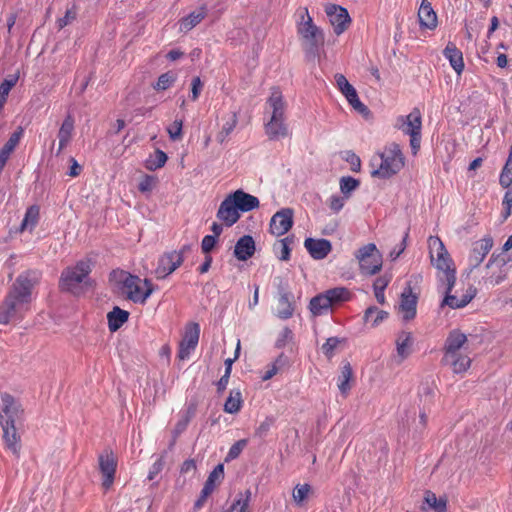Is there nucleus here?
Here are the masks:
<instances>
[{
    "label": "nucleus",
    "mask_w": 512,
    "mask_h": 512,
    "mask_svg": "<svg viewBox=\"0 0 512 512\" xmlns=\"http://www.w3.org/2000/svg\"><path fill=\"white\" fill-rule=\"evenodd\" d=\"M502 204L505 207L504 217L507 218L508 216H510L511 210H512V191L511 190L506 191V193L503 197Z\"/></svg>",
    "instance_id": "obj_64"
},
{
    "label": "nucleus",
    "mask_w": 512,
    "mask_h": 512,
    "mask_svg": "<svg viewBox=\"0 0 512 512\" xmlns=\"http://www.w3.org/2000/svg\"><path fill=\"white\" fill-rule=\"evenodd\" d=\"M389 317V313L378 307L369 306L363 314L364 324H370L372 328L379 326Z\"/></svg>",
    "instance_id": "obj_34"
},
{
    "label": "nucleus",
    "mask_w": 512,
    "mask_h": 512,
    "mask_svg": "<svg viewBox=\"0 0 512 512\" xmlns=\"http://www.w3.org/2000/svg\"><path fill=\"white\" fill-rule=\"evenodd\" d=\"M286 104L279 89L273 88L266 102L264 124L265 133L270 140L276 141L290 135L285 116Z\"/></svg>",
    "instance_id": "obj_2"
},
{
    "label": "nucleus",
    "mask_w": 512,
    "mask_h": 512,
    "mask_svg": "<svg viewBox=\"0 0 512 512\" xmlns=\"http://www.w3.org/2000/svg\"><path fill=\"white\" fill-rule=\"evenodd\" d=\"M39 280L37 271L19 274L0 305V324L21 320L30 308L32 290Z\"/></svg>",
    "instance_id": "obj_1"
},
{
    "label": "nucleus",
    "mask_w": 512,
    "mask_h": 512,
    "mask_svg": "<svg viewBox=\"0 0 512 512\" xmlns=\"http://www.w3.org/2000/svg\"><path fill=\"white\" fill-rule=\"evenodd\" d=\"M191 92H192V95H191V99L193 101L197 100L200 93H201V90H202V87H203V83L200 79V77H194L192 79V82H191Z\"/></svg>",
    "instance_id": "obj_61"
},
{
    "label": "nucleus",
    "mask_w": 512,
    "mask_h": 512,
    "mask_svg": "<svg viewBox=\"0 0 512 512\" xmlns=\"http://www.w3.org/2000/svg\"><path fill=\"white\" fill-rule=\"evenodd\" d=\"M216 216L228 227L234 225L239 220L240 212L230 195L221 202Z\"/></svg>",
    "instance_id": "obj_19"
},
{
    "label": "nucleus",
    "mask_w": 512,
    "mask_h": 512,
    "mask_svg": "<svg viewBox=\"0 0 512 512\" xmlns=\"http://www.w3.org/2000/svg\"><path fill=\"white\" fill-rule=\"evenodd\" d=\"M396 126L406 135L420 134L422 128L420 110L414 108L407 116L398 117Z\"/></svg>",
    "instance_id": "obj_16"
},
{
    "label": "nucleus",
    "mask_w": 512,
    "mask_h": 512,
    "mask_svg": "<svg viewBox=\"0 0 512 512\" xmlns=\"http://www.w3.org/2000/svg\"><path fill=\"white\" fill-rule=\"evenodd\" d=\"M194 414H195V408L193 406H190L187 409V411L182 415L181 419L175 425V428H174L175 436L180 435L181 433H183L186 430L188 423L190 422V420L194 416Z\"/></svg>",
    "instance_id": "obj_49"
},
{
    "label": "nucleus",
    "mask_w": 512,
    "mask_h": 512,
    "mask_svg": "<svg viewBox=\"0 0 512 512\" xmlns=\"http://www.w3.org/2000/svg\"><path fill=\"white\" fill-rule=\"evenodd\" d=\"M76 16H77V11L75 9V6H73L72 8H70L66 11L64 17L58 19V21H57L58 28L59 29L64 28L65 26L70 24L72 21H74L76 19Z\"/></svg>",
    "instance_id": "obj_56"
},
{
    "label": "nucleus",
    "mask_w": 512,
    "mask_h": 512,
    "mask_svg": "<svg viewBox=\"0 0 512 512\" xmlns=\"http://www.w3.org/2000/svg\"><path fill=\"white\" fill-rule=\"evenodd\" d=\"M120 274L123 289L127 295V298L134 303H145L153 292V287L150 280L145 279L143 281V285L145 286L144 289L142 286V280L138 276H134L123 271Z\"/></svg>",
    "instance_id": "obj_9"
},
{
    "label": "nucleus",
    "mask_w": 512,
    "mask_h": 512,
    "mask_svg": "<svg viewBox=\"0 0 512 512\" xmlns=\"http://www.w3.org/2000/svg\"><path fill=\"white\" fill-rule=\"evenodd\" d=\"M296 15L297 33L301 37L302 45L307 52L314 54L324 44L323 30L313 22L307 7H300Z\"/></svg>",
    "instance_id": "obj_6"
},
{
    "label": "nucleus",
    "mask_w": 512,
    "mask_h": 512,
    "mask_svg": "<svg viewBox=\"0 0 512 512\" xmlns=\"http://www.w3.org/2000/svg\"><path fill=\"white\" fill-rule=\"evenodd\" d=\"M335 81L338 89L343 95H345L346 92H349L352 88H354L343 74H336Z\"/></svg>",
    "instance_id": "obj_57"
},
{
    "label": "nucleus",
    "mask_w": 512,
    "mask_h": 512,
    "mask_svg": "<svg viewBox=\"0 0 512 512\" xmlns=\"http://www.w3.org/2000/svg\"><path fill=\"white\" fill-rule=\"evenodd\" d=\"M493 247L491 237H484L473 244L472 250L468 258V266L470 269L477 268L485 259L487 254Z\"/></svg>",
    "instance_id": "obj_17"
},
{
    "label": "nucleus",
    "mask_w": 512,
    "mask_h": 512,
    "mask_svg": "<svg viewBox=\"0 0 512 512\" xmlns=\"http://www.w3.org/2000/svg\"><path fill=\"white\" fill-rule=\"evenodd\" d=\"M349 104L353 107L355 111H357L359 114L363 115L364 117H368L370 115V110L368 107L363 104L359 97L355 98L352 102H349Z\"/></svg>",
    "instance_id": "obj_60"
},
{
    "label": "nucleus",
    "mask_w": 512,
    "mask_h": 512,
    "mask_svg": "<svg viewBox=\"0 0 512 512\" xmlns=\"http://www.w3.org/2000/svg\"><path fill=\"white\" fill-rule=\"evenodd\" d=\"M91 272V262L81 260L73 267L63 270L60 277V287L64 291L76 293L79 285L86 281Z\"/></svg>",
    "instance_id": "obj_8"
},
{
    "label": "nucleus",
    "mask_w": 512,
    "mask_h": 512,
    "mask_svg": "<svg viewBox=\"0 0 512 512\" xmlns=\"http://www.w3.org/2000/svg\"><path fill=\"white\" fill-rule=\"evenodd\" d=\"M73 131L74 118L68 114L58 131L59 148L57 154H60L61 151L69 144L72 139Z\"/></svg>",
    "instance_id": "obj_31"
},
{
    "label": "nucleus",
    "mask_w": 512,
    "mask_h": 512,
    "mask_svg": "<svg viewBox=\"0 0 512 512\" xmlns=\"http://www.w3.org/2000/svg\"><path fill=\"white\" fill-rule=\"evenodd\" d=\"M177 77L176 74L168 71L166 73L161 74L158 77L157 82L153 85V88L158 91H164L167 90L169 87L173 85V83L176 81Z\"/></svg>",
    "instance_id": "obj_46"
},
{
    "label": "nucleus",
    "mask_w": 512,
    "mask_h": 512,
    "mask_svg": "<svg viewBox=\"0 0 512 512\" xmlns=\"http://www.w3.org/2000/svg\"><path fill=\"white\" fill-rule=\"evenodd\" d=\"M242 403L243 399L240 390L233 389L224 403V411L229 414H235L240 411Z\"/></svg>",
    "instance_id": "obj_39"
},
{
    "label": "nucleus",
    "mask_w": 512,
    "mask_h": 512,
    "mask_svg": "<svg viewBox=\"0 0 512 512\" xmlns=\"http://www.w3.org/2000/svg\"><path fill=\"white\" fill-rule=\"evenodd\" d=\"M23 128L18 127L16 131H14L11 136L9 137L8 141L4 144V146L0 150V169H2L10 154L14 151L16 146L19 144L20 139L23 136Z\"/></svg>",
    "instance_id": "obj_28"
},
{
    "label": "nucleus",
    "mask_w": 512,
    "mask_h": 512,
    "mask_svg": "<svg viewBox=\"0 0 512 512\" xmlns=\"http://www.w3.org/2000/svg\"><path fill=\"white\" fill-rule=\"evenodd\" d=\"M216 244V237L211 235H206L202 239L201 248L204 253H209Z\"/></svg>",
    "instance_id": "obj_63"
},
{
    "label": "nucleus",
    "mask_w": 512,
    "mask_h": 512,
    "mask_svg": "<svg viewBox=\"0 0 512 512\" xmlns=\"http://www.w3.org/2000/svg\"><path fill=\"white\" fill-rule=\"evenodd\" d=\"M312 488L309 484H297L292 493L293 500L297 506H302L308 499Z\"/></svg>",
    "instance_id": "obj_43"
},
{
    "label": "nucleus",
    "mask_w": 512,
    "mask_h": 512,
    "mask_svg": "<svg viewBox=\"0 0 512 512\" xmlns=\"http://www.w3.org/2000/svg\"><path fill=\"white\" fill-rule=\"evenodd\" d=\"M182 127H183V121L176 119L167 128V132H168L171 140L176 141V140H180L182 138Z\"/></svg>",
    "instance_id": "obj_53"
},
{
    "label": "nucleus",
    "mask_w": 512,
    "mask_h": 512,
    "mask_svg": "<svg viewBox=\"0 0 512 512\" xmlns=\"http://www.w3.org/2000/svg\"><path fill=\"white\" fill-rule=\"evenodd\" d=\"M353 370L350 363H345L341 368V374L338 378V388L342 394H347L350 390L349 382L352 379Z\"/></svg>",
    "instance_id": "obj_41"
},
{
    "label": "nucleus",
    "mask_w": 512,
    "mask_h": 512,
    "mask_svg": "<svg viewBox=\"0 0 512 512\" xmlns=\"http://www.w3.org/2000/svg\"><path fill=\"white\" fill-rule=\"evenodd\" d=\"M164 460L162 457L158 458L150 467L148 473V479L153 480L163 469Z\"/></svg>",
    "instance_id": "obj_59"
},
{
    "label": "nucleus",
    "mask_w": 512,
    "mask_h": 512,
    "mask_svg": "<svg viewBox=\"0 0 512 512\" xmlns=\"http://www.w3.org/2000/svg\"><path fill=\"white\" fill-rule=\"evenodd\" d=\"M467 342V336L457 329L450 331L446 338L442 362L450 366L454 373H463L471 365V358L466 353Z\"/></svg>",
    "instance_id": "obj_4"
},
{
    "label": "nucleus",
    "mask_w": 512,
    "mask_h": 512,
    "mask_svg": "<svg viewBox=\"0 0 512 512\" xmlns=\"http://www.w3.org/2000/svg\"><path fill=\"white\" fill-rule=\"evenodd\" d=\"M3 429V440L6 448L18 456L20 451V436L17 433L15 424L1 425Z\"/></svg>",
    "instance_id": "obj_26"
},
{
    "label": "nucleus",
    "mask_w": 512,
    "mask_h": 512,
    "mask_svg": "<svg viewBox=\"0 0 512 512\" xmlns=\"http://www.w3.org/2000/svg\"><path fill=\"white\" fill-rule=\"evenodd\" d=\"M499 183L503 188H508L512 184V151L502 169Z\"/></svg>",
    "instance_id": "obj_47"
},
{
    "label": "nucleus",
    "mask_w": 512,
    "mask_h": 512,
    "mask_svg": "<svg viewBox=\"0 0 512 512\" xmlns=\"http://www.w3.org/2000/svg\"><path fill=\"white\" fill-rule=\"evenodd\" d=\"M443 55L449 61L454 71L460 75L464 70L462 52L453 43L449 42L443 51Z\"/></svg>",
    "instance_id": "obj_27"
},
{
    "label": "nucleus",
    "mask_w": 512,
    "mask_h": 512,
    "mask_svg": "<svg viewBox=\"0 0 512 512\" xmlns=\"http://www.w3.org/2000/svg\"><path fill=\"white\" fill-rule=\"evenodd\" d=\"M273 424L272 418H266L260 425L257 427L255 434L258 437H264L268 431L270 430L271 426Z\"/></svg>",
    "instance_id": "obj_62"
},
{
    "label": "nucleus",
    "mask_w": 512,
    "mask_h": 512,
    "mask_svg": "<svg viewBox=\"0 0 512 512\" xmlns=\"http://www.w3.org/2000/svg\"><path fill=\"white\" fill-rule=\"evenodd\" d=\"M22 410L20 404L11 395H0V425L15 424L20 419Z\"/></svg>",
    "instance_id": "obj_12"
},
{
    "label": "nucleus",
    "mask_w": 512,
    "mask_h": 512,
    "mask_svg": "<svg viewBox=\"0 0 512 512\" xmlns=\"http://www.w3.org/2000/svg\"><path fill=\"white\" fill-rule=\"evenodd\" d=\"M405 165V158L397 143H391L370 160L371 176L388 179L397 174Z\"/></svg>",
    "instance_id": "obj_3"
},
{
    "label": "nucleus",
    "mask_w": 512,
    "mask_h": 512,
    "mask_svg": "<svg viewBox=\"0 0 512 512\" xmlns=\"http://www.w3.org/2000/svg\"><path fill=\"white\" fill-rule=\"evenodd\" d=\"M332 306L340 305L351 300L352 293L346 287H335L325 291Z\"/></svg>",
    "instance_id": "obj_38"
},
{
    "label": "nucleus",
    "mask_w": 512,
    "mask_h": 512,
    "mask_svg": "<svg viewBox=\"0 0 512 512\" xmlns=\"http://www.w3.org/2000/svg\"><path fill=\"white\" fill-rule=\"evenodd\" d=\"M207 15V10L205 7H200L199 9L191 12L188 16L182 18L179 21V30L181 32H188L193 29L196 25H198Z\"/></svg>",
    "instance_id": "obj_32"
},
{
    "label": "nucleus",
    "mask_w": 512,
    "mask_h": 512,
    "mask_svg": "<svg viewBox=\"0 0 512 512\" xmlns=\"http://www.w3.org/2000/svg\"><path fill=\"white\" fill-rule=\"evenodd\" d=\"M294 314V295L284 288L279 289L277 316L286 320Z\"/></svg>",
    "instance_id": "obj_23"
},
{
    "label": "nucleus",
    "mask_w": 512,
    "mask_h": 512,
    "mask_svg": "<svg viewBox=\"0 0 512 512\" xmlns=\"http://www.w3.org/2000/svg\"><path fill=\"white\" fill-rule=\"evenodd\" d=\"M332 307L325 291L314 296L309 303V310L313 316L327 314Z\"/></svg>",
    "instance_id": "obj_29"
},
{
    "label": "nucleus",
    "mask_w": 512,
    "mask_h": 512,
    "mask_svg": "<svg viewBox=\"0 0 512 512\" xmlns=\"http://www.w3.org/2000/svg\"><path fill=\"white\" fill-rule=\"evenodd\" d=\"M428 247L431 263L438 270L437 279L438 281H446L449 289L456 282V270L453 267V261L439 237L430 236Z\"/></svg>",
    "instance_id": "obj_5"
},
{
    "label": "nucleus",
    "mask_w": 512,
    "mask_h": 512,
    "mask_svg": "<svg viewBox=\"0 0 512 512\" xmlns=\"http://www.w3.org/2000/svg\"><path fill=\"white\" fill-rule=\"evenodd\" d=\"M363 275H375L382 269L383 258L381 252L374 243H368L360 247L354 253Z\"/></svg>",
    "instance_id": "obj_7"
},
{
    "label": "nucleus",
    "mask_w": 512,
    "mask_h": 512,
    "mask_svg": "<svg viewBox=\"0 0 512 512\" xmlns=\"http://www.w3.org/2000/svg\"><path fill=\"white\" fill-rule=\"evenodd\" d=\"M238 123V118L236 113H233L229 119L223 124L221 131L218 133L217 139L220 143H223L226 138L231 134V132L235 129Z\"/></svg>",
    "instance_id": "obj_48"
},
{
    "label": "nucleus",
    "mask_w": 512,
    "mask_h": 512,
    "mask_svg": "<svg viewBox=\"0 0 512 512\" xmlns=\"http://www.w3.org/2000/svg\"><path fill=\"white\" fill-rule=\"evenodd\" d=\"M288 357L283 353L280 354L273 363L267 366V370L262 375V380L267 381L273 378L278 372L288 365Z\"/></svg>",
    "instance_id": "obj_40"
},
{
    "label": "nucleus",
    "mask_w": 512,
    "mask_h": 512,
    "mask_svg": "<svg viewBox=\"0 0 512 512\" xmlns=\"http://www.w3.org/2000/svg\"><path fill=\"white\" fill-rule=\"evenodd\" d=\"M425 502L429 505V507L433 508L437 512H444L446 509V500L442 498H437L436 495L430 491L425 494Z\"/></svg>",
    "instance_id": "obj_50"
},
{
    "label": "nucleus",
    "mask_w": 512,
    "mask_h": 512,
    "mask_svg": "<svg viewBox=\"0 0 512 512\" xmlns=\"http://www.w3.org/2000/svg\"><path fill=\"white\" fill-rule=\"evenodd\" d=\"M419 24L422 28L434 29L437 26V15L433 10L431 3L427 0H422L418 10Z\"/></svg>",
    "instance_id": "obj_24"
},
{
    "label": "nucleus",
    "mask_w": 512,
    "mask_h": 512,
    "mask_svg": "<svg viewBox=\"0 0 512 512\" xmlns=\"http://www.w3.org/2000/svg\"><path fill=\"white\" fill-rule=\"evenodd\" d=\"M167 159L168 157L166 153L160 149H157L155 153L146 160L145 166L148 170L154 171L163 167Z\"/></svg>",
    "instance_id": "obj_44"
},
{
    "label": "nucleus",
    "mask_w": 512,
    "mask_h": 512,
    "mask_svg": "<svg viewBox=\"0 0 512 512\" xmlns=\"http://www.w3.org/2000/svg\"><path fill=\"white\" fill-rule=\"evenodd\" d=\"M417 296L412 292L411 286L404 288L401 293L399 312L402 314V319L408 322L415 318L417 308Z\"/></svg>",
    "instance_id": "obj_18"
},
{
    "label": "nucleus",
    "mask_w": 512,
    "mask_h": 512,
    "mask_svg": "<svg viewBox=\"0 0 512 512\" xmlns=\"http://www.w3.org/2000/svg\"><path fill=\"white\" fill-rule=\"evenodd\" d=\"M325 12L336 35H341L347 30L351 18L346 8L336 4H328L325 7Z\"/></svg>",
    "instance_id": "obj_11"
},
{
    "label": "nucleus",
    "mask_w": 512,
    "mask_h": 512,
    "mask_svg": "<svg viewBox=\"0 0 512 512\" xmlns=\"http://www.w3.org/2000/svg\"><path fill=\"white\" fill-rule=\"evenodd\" d=\"M250 498V490H246L245 493H239L231 505L222 512H249Z\"/></svg>",
    "instance_id": "obj_37"
},
{
    "label": "nucleus",
    "mask_w": 512,
    "mask_h": 512,
    "mask_svg": "<svg viewBox=\"0 0 512 512\" xmlns=\"http://www.w3.org/2000/svg\"><path fill=\"white\" fill-rule=\"evenodd\" d=\"M439 282V289L442 290V292L445 294V297L442 301V306L447 305L452 309H458L465 307L474 297V293L471 294H464L460 299L451 294V291L454 286H451L448 289V285L446 281H438Z\"/></svg>",
    "instance_id": "obj_20"
},
{
    "label": "nucleus",
    "mask_w": 512,
    "mask_h": 512,
    "mask_svg": "<svg viewBox=\"0 0 512 512\" xmlns=\"http://www.w3.org/2000/svg\"><path fill=\"white\" fill-rule=\"evenodd\" d=\"M359 186V181L353 177L346 176L340 179V190L346 195L345 198L349 197V194Z\"/></svg>",
    "instance_id": "obj_51"
},
{
    "label": "nucleus",
    "mask_w": 512,
    "mask_h": 512,
    "mask_svg": "<svg viewBox=\"0 0 512 512\" xmlns=\"http://www.w3.org/2000/svg\"><path fill=\"white\" fill-rule=\"evenodd\" d=\"M129 312L115 306L107 314L108 328L111 332L119 330L128 321Z\"/></svg>",
    "instance_id": "obj_33"
},
{
    "label": "nucleus",
    "mask_w": 512,
    "mask_h": 512,
    "mask_svg": "<svg viewBox=\"0 0 512 512\" xmlns=\"http://www.w3.org/2000/svg\"><path fill=\"white\" fill-rule=\"evenodd\" d=\"M157 183V178L152 175H145L139 182L138 189L142 193L151 192Z\"/></svg>",
    "instance_id": "obj_54"
},
{
    "label": "nucleus",
    "mask_w": 512,
    "mask_h": 512,
    "mask_svg": "<svg viewBox=\"0 0 512 512\" xmlns=\"http://www.w3.org/2000/svg\"><path fill=\"white\" fill-rule=\"evenodd\" d=\"M255 252V241L250 235L242 236L235 245L234 255L240 261H246Z\"/></svg>",
    "instance_id": "obj_25"
},
{
    "label": "nucleus",
    "mask_w": 512,
    "mask_h": 512,
    "mask_svg": "<svg viewBox=\"0 0 512 512\" xmlns=\"http://www.w3.org/2000/svg\"><path fill=\"white\" fill-rule=\"evenodd\" d=\"M189 250L190 246L184 245L179 251L174 250L162 255L155 270L157 278L163 279L172 274L183 263L184 253Z\"/></svg>",
    "instance_id": "obj_10"
},
{
    "label": "nucleus",
    "mask_w": 512,
    "mask_h": 512,
    "mask_svg": "<svg viewBox=\"0 0 512 512\" xmlns=\"http://www.w3.org/2000/svg\"><path fill=\"white\" fill-rule=\"evenodd\" d=\"M18 75H12L0 84V108L4 105L11 89L18 81Z\"/></svg>",
    "instance_id": "obj_45"
},
{
    "label": "nucleus",
    "mask_w": 512,
    "mask_h": 512,
    "mask_svg": "<svg viewBox=\"0 0 512 512\" xmlns=\"http://www.w3.org/2000/svg\"><path fill=\"white\" fill-rule=\"evenodd\" d=\"M396 352L400 361L406 359L411 353V346L413 344V336L411 332L401 331L396 337Z\"/></svg>",
    "instance_id": "obj_30"
},
{
    "label": "nucleus",
    "mask_w": 512,
    "mask_h": 512,
    "mask_svg": "<svg viewBox=\"0 0 512 512\" xmlns=\"http://www.w3.org/2000/svg\"><path fill=\"white\" fill-rule=\"evenodd\" d=\"M294 239L292 236H287L281 239L275 246L274 249L278 254V258L282 261H288L290 259L291 252V244H293Z\"/></svg>",
    "instance_id": "obj_42"
},
{
    "label": "nucleus",
    "mask_w": 512,
    "mask_h": 512,
    "mask_svg": "<svg viewBox=\"0 0 512 512\" xmlns=\"http://www.w3.org/2000/svg\"><path fill=\"white\" fill-rule=\"evenodd\" d=\"M304 246L313 259H324L332 250L331 242L327 239L307 238Z\"/></svg>",
    "instance_id": "obj_21"
},
{
    "label": "nucleus",
    "mask_w": 512,
    "mask_h": 512,
    "mask_svg": "<svg viewBox=\"0 0 512 512\" xmlns=\"http://www.w3.org/2000/svg\"><path fill=\"white\" fill-rule=\"evenodd\" d=\"M340 343V340L337 337H330L326 340V342L322 345L321 350L325 354L327 358H332L334 355V350Z\"/></svg>",
    "instance_id": "obj_55"
},
{
    "label": "nucleus",
    "mask_w": 512,
    "mask_h": 512,
    "mask_svg": "<svg viewBox=\"0 0 512 512\" xmlns=\"http://www.w3.org/2000/svg\"><path fill=\"white\" fill-rule=\"evenodd\" d=\"M294 212L291 208H282L271 218L269 230L275 236H282L287 233L293 225Z\"/></svg>",
    "instance_id": "obj_15"
},
{
    "label": "nucleus",
    "mask_w": 512,
    "mask_h": 512,
    "mask_svg": "<svg viewBox=\"0 0 512 512\" xmlns=\"http://www.w3.org/2000/svg\"><path fill=\"white\" fill-rule=\"evenodd\" d=\"M239 212H249L259 207V199L239 189L229 194Z\"/></svg>",
    "instance_id": "obj_22"
},
{
    "label": "nucleus",
    "mask_w": 512,
    "mask_h": 512,
    "mask_svg": "<svg viewBox=\"0 0 512 512\" xmlns=\"http://www.w3.org/2000/svg\"><path fill=\"white\" fill-rule=\"evenodd\" d=\"M224 478V465L218 464L208 475L202 490L205 495H211L217 485Z\"/></svg>",
    "instance_id": "obj_36"
},
{
    "label": "nucleus",
    "mask_w": 512,
    "mask_h": 512,
    "mask_svg": "<svg viewBox=\"0 0 512 512\" xmlns=\"http://www.w3.org/2000/svg\"><path fill=\"white\" fill-rule=\"evenodd\" d=\"M247 443H248L247 439H241V440H238L237 442H235L230 447V449H229V451L227 453L225 461L229 462L231 460L236 459L241 454L243 449L247 446Z\"/></svg>",
    "instance_id": "obj_52"
},
{
    "label": "nucleus",
    "mask_w": 512,
    "mask_h": 512,
    "mask_svg": "<svg viewBox=\"0 0 512 512\" xmlns=\"http://www.w3.org/2000/svg\"><path fill=\"white\" fill-rule=\"evenodd\" d=\"M200 326L198 323H190L186 326L183 338L179 344L178 358L186 360L195 350L199 342Z\"/></svg>",
    "instance_id": "obj_14"
},
{
    "label": "nucleus",
    "mask_w": 512,
    "mask_h": 512,
    "mask_svg": "<svg viewBox=\"0 0 512 512\" xmlns=\"http://www.w3.org/2000/svg\"><path fill=\"white\" fill-rule=\"evenodd\" d=\"M40 218V208L37 205H32L27 208L24 218L20 225V232L29 231L32 232L37 226Z\"/></svg>",
    "instance_id": "obj_35"
},
{
    "label": "nucleus",
    "mask_w": 512,
    "mask_h": 512,
    "mask_svg": "<svg viewBox=\"0 0 512 512\" xmlns=\"http://www.w3.org/2000/svg\"><path fill=\"white\" fill-rule=\"evenodd\" d=\"M98 462L99 470L103 476L102 486L105 490H108L114 482L117 459L111 450L106 449L99 455Z\"/></svg>",
    "instance_id": "obj_13"
},
{
    "label": "nucleus",
    "mask_w": 512,
    "mask_h": 512,
    "mask_svg": "<svg viewBox=\"0 0 512 512\" xmlns=\"http://www.w3.org/2000/svg\"><path fill=\"white\" fill-rule=\"evenodd\" d=\"M346 199L347 198L341 197L339 195H332L329 198L330 209L335 213L339 212L343 208Z\"/></svg>",
    "instance_id": "obj_58"
}]
</instances>
